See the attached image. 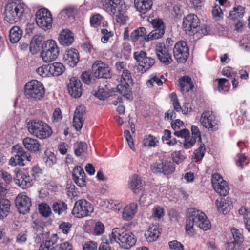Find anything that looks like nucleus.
Listing matches in <instances>:
<instances>
[{
  "label": "nucleus",
  "instance_id": "nucleus-1",
  "mask_svg": "<svg viewBox=\"0 0 250 250\" xmlns=\"http://www.w3.org/2000/svg\"><path fill=\"white\" fill-rule=\"evenodd\" d=\"M187 219L185 229L190 231L193 226H196L204 230H207L211 227L209 220L202 211L194 208H189L187 212Z\"/></svg>",
  "mask_w": 250,
  "mask_h": 250
},
{
  "label": "nucleus",
  "instance_id": "nucleus-2",
  "mask_svg": "<svg viewBox=\"0 0 250 250\" xmlns=\"http://www.w3.org/2000/svg\"><path fill=\"white\" fill-rule=\"evenodd\" d=\"M100 2L103 9L116 17L117 22L124 23V14L127 8L124 0H101Z\"/></svg>",
  "mask_w": 250,
  "mask_h": 250
},
{
  "label": "nucleus",
  "instance_id": "nucleus-3",
  "mask_svg": "<svg viewBox=\"0 0 250 250\" xmlns=\"http://www.w3.org/2000/svg\"><path fill=\"white\" fill-rule=\"evenodd\" d=\"M110 243L117 242L125 249H129L134 246L136 242L135 236L132 233L125 230L124 229L114 228L109 235Z\"/></svg>",
  "mask_w": 250,
  "mask_h": 250
},
{
  "label": "nucleus",
  "instance_id": "nucleus-4",
  "mask_svg": "<svg viewBox=\"0 0 250 250\" xmlns=\"http://www.w3.org/2000/svg\"><path fill=\"white\" fill-rule=\"evenodd\" d=\"M45 241L41 243L39 248V250H72V246L68 242H62L60 244H57L58 237L56 234H53L49 235V232L43 234H39V237Z\"/></svg>",
  "mask_w": 250,
  "mask_h": 250
},
{
  "label": "nucleus",
  "instance_id": "nucleus-5",
  "mask_svg": "<svg viewBox=\"0 0 250 250\" xmlns=\"http://www.w3.org/2000/svg\"><path fill=\"white\" fill-rule=\"evenodd\" d=\"M27 126L31 135L41 140L49 138L53 133L51 127L41 120H31L28 123Z\"/></svg>",
  "mask_w": 250,
  "mask_h": 250
},
{
  "label": "nucleus",
  "instance_id": "nucleus-6",
  "mask_svg": "<svg viewBox=\"0 0 250 250\" xmlns=\"http://www.w3.org/2000/svg\"><path fill=\"white\" fill-rule=\"evenodd\" d=\"M25 8L23 3L9 2L5 8L4 19L11 24L18 22L22 19Z\"/></svg>",
  "mask_w": 250,
  "mask_h": 250
},
{
  "label": "nucleus",
  "instance_id": "nucleus-7",
  "mask_svg": "<svg viewBox=\"0 0 250 250\" xmlns=\"http://www.w3.org/2000/svg\"><path fill=\"white\" fill-rule=\"evenodd\" d=\"M24 93L27 98L38 100L44 96L45 89L43 84L40 82L33 80L25 84Z\"/></svg>",
  "mask_w": 250,
  "mask_h": 250
},
{
  "label": "nucleus",
  "instance_id": "nucleus-8",
  "mask_svg": "<svg viewBox=\"0 0 250 250\" xmlns=\"http://www.w3.org/2000/svg\"><path fill=\"white\" fill-rule=\"evenodd\" d=\"M42 51L41 53L44 62H49L55 60L59 54V48L56 42L53 40H48L42 45Z\"/></svg>",
  "mask_w": 250,
  "mask_h": 250
},
{
  "label": "nucleus",
  "instance_id": "nucleus-9",
  "mask_svg": "<svg viewBox=\"0 0 250 250\" xmlns=\"http://www.w3.org/2000/svg\"><path fill=\"white\" fill-rule=\"evenodd\" d=\"M134 58L139 62L137 70L142 73L146 72L155 63L154 59L147 57L146 53L144 51H136L134 53Z\"/></svg>",
  "mask_w": 250,
  "mask_h": 250
},
{
  "label": "nucleus",
  "instance_id": "nucleus-10",
  "mask_svg": "<svg viewBox=\"0 0 250 250\" xmlns=\"http://www.w3.org/2000/svg\"><path fill=\"white\" fill-rule=\"evenodd\" d=\"M93 209L91 204L86 200L81 199L75 202L72 213L77 218H83L90 215Z\"/></svg>",
  "mask_w": 250,
  "mask_h": 250
},
{
  "label": "nucleus",
  "instance_id": "nucleus-11",
  "mask_svg": "<svg viewBox=\"0 0 250 250\" xmlns=\"http://www.w3.org/2000/svg\"><path fill=\"white\" fill-rule=\"evenodd\" d=\"M150 169L154 173L163 174L168 176L175 171V166L173 162L164 161L161 163H153Z\"/></svg>",
  "mask_w": 250,
  "mask_h": 250
},
{
  "label": "nucleus",
  "instance_id": "nucleus-12",
  "mask_svg": "<svg viewBox=\"0 0 250 250\" xmlns=\"http://www.w3.org/2000/svg\"><path fill=\"white\" fill-rule=\"evenodd\" d=\"M37 24L44 30L52 27V18L50 12L46 9L39 10L36 14Z\"/></svg>",
  "mask_w": 250,
  "mask_h": 250
},
{
  "label": "nucleus",
  "instance_id": "nucleus-13",
  "mask_svg": "<svg viewBox=\"0 0 250 250\" xmlns=\"http://www.w3.org/2000/svg\"><path fill=\"white\" fill-rule=\"evenodd\" d=\"M199 20L194 14L188 15L183 20V28L187 34L191 36L199 31Z\"/></svg>",
  "mask_w": 250,
  "mask_h": 250
},
{
  "label": "nucleus",
  "instance_id": "nucleus-14",
  "mask_svg": "<svg viewBox=\"0 0 250 250\" xmlns=\"http://www.w3.org/2000/svg\"><path fill=\"white\" fill-rule=\"evenodd\" d=\"M173 55L179 62H185L189 56V48L186 42L179 41L174 45Z\"/></svg>",
  "mask_w": 250,
  "mask_h": 250
},
{
  "label": "nucleus",
  "instance_id": "nucleus-15",
  "mask_svg": "<svg viewBox=\"0 0 250 250\" xmlns=\"http://www.w3.org/2000/svg\"><path fill=\"white\" fill-rule=\"evenodd\" d=\"M200 121L202 125L208 130L214 131L218 128V121L211 111L204 112L201 115Z\"/></svg>",
  "mask_w": 250,
  "mask_h": 250
},
{
  "label": "nucleus",
  "instance_id": "nucleus-16",
  "mask_svg": "<svg viewBox=\"0 0 250 250\" xmlns=\"http://www.w3.org/2000/svg\"><path fill=\"white\" fill-rule=\"evenodd\" d=\"M93 76L97 78H110L111 77L110 69L108 65L102 61H96L92 65Z\"/></svg>",
  "mask_w": 250,
  "mask_h": 250
},
{
  "label": "nucleus",
  "instance_id": "nucleus-17",
  "mask_svg": "<svg viewBox=\"0 0 250 250\" xmlns=\"http://www.w3.org/2000/svg\"><path fill=\"white\" fill-rule=\"evenodd\" d=\"M15 204L19 212L21 214H25L30 210L31 201L30 199L26 195L20 194L16 198Z\"/></svg>",
  "mask_w": 250,
  "mask_h": 250
},
{
  "label": "nucleus",
  "instance_id": "nucleus-18",
  "mask_svg": "<svg viewBox=\"0 0 250 250\" xmlns=\"http://www.w3.org/2000/svg\"><path fill=\"white\" fill-rule=\"evenodd\" d=\"M82 83L76 77H72L69 80L68 90L69 94L75 98L80 97L82 94Z\"/></svg>",
  "mask_w": 250,
  "mask_h": 250
},
{
  "label": "nucleus",
  "instance_id": "nucleus-19",
  "mask_svg": "<svg viewBox=\"0 0 250 250\" xmlns=\"http://www.w3.org/2000/svg\"><path fill=\"white\" fill-rule=\"evenodd\" d=\"M156 52L158 59L165 65H168L172 62L171 55L164 44L160 43L156 46Z\"/></svg>",
  "mask_w": 250,
  "mask_h": 250
},
{
  "label": "nucleus",
  "instance_id": "nucleus-20",
  "mask_svg": "<svg viewBox=\"0 0 250 250\" xmlns=\"http://www.w3.org/2000/svg\"><path fill=\"white\" fill-rule=\"evenodd\" d=\"M85 116V107L80 105L77 107L73 117V126L77 130L81 129L83 126Z\"/></svg>",
  "mask_w": 250,
  "mask_h": 250
},
{
  "label": "nucleus",
  "instance_id": "nucleus-21",
  "mask_svg": "<svg viewBox=\"0 0 250 250\" xmlns=\"http://www.w3.org/2000/svg\"><path fill=\"white\" fill-rule=\"evenodd\" d=\"M66 63L71 67H74L79 61V54L77 50L71 49L66 51L63 56Z\"/></svg>",
  "mask_w": 250,
  "mask_h": 250
},
{
  "label": "nucleus",
  "instance_id": "nucleus-22",
  "mask_svg": "<svg viewBox=\"0 0 250 250\" xmlns=\"http://www.w3.org/2000/svg\"><path fill=\"white\" fill-rule=\"evenodd\" d=\"M14 180L17 184L22 188H26L31 186L32 180L28 174L22 172H18Z\"/></svg>",
  "mask_w": 250,
  "mask_h": 250
},
{
  "label": "nucleus",
  "instance_id": "nucleus-23",
  "mask_svg": "<svg viewBox=\"0 0 250 250\" xmlns=\"http://www.w3.org/2000/svg\"><path fill=\"white\" fill-rule=\"evenodd\" d=\"M215 204L218 211L224 214L229 212L232 207V203L228 197L217 199Z\"/></svg>",
  "mask_w": 250,
  "mask_h": 250
},
{
  "label": "nucleus",
  "instance_id": "nucleus-24",
  "mask_svg": "<svg viewBox=\"0 0 250 250\" xmlns=\"http://www.w3.org/2000/svg\"><path fill=\"white\" fill-rule=\"evenodd\" d=\"M58 40L61 45L65 46H70L74 42V35L70 30L63 29L60 33Z\"/></svg>",
  "mask_w": 250,
  "mask_h": 250
},
{
  "label": "nucleus",
  "instance_id": "nucleus-25",
  "mask_svg": "<svg viewBox=\"0 0 250 250\" xmlns=\"http://www.w3.org/2000/svg\"><path fill=\"white\" fill-rule=\"evenodd\" d=\"M138 206L136 203H132L125 207L122 212L124 220L128 221L132 219L137 212Z\"/></svg>",
  "mask_w": 250,
  "mask_h": 250
},
{
  "label": "nucleus",
  "instance_id": "nucleus-26",
  "mask_svg": "<svg viewBox=\"0 0 250 250\" xmlns=\"http://www.w3.org/2000/svg\"><path fill=\"white\" fill-rule=\"evenodd\" d=\"M134 5L138 12L145 14L151 10L152 1V0H134Z\"/></svg>",
  "mask_w": 250,
  "mask_h": 250
},
{
  "label": "nucleus",
  "instance_id": "nucleus-27",
  "mask_svg": "<svg viewBox=\"0 0 250 250\" xmlns=\"http://www.w3.org/2000/svg\"><path fill=\"white\" fill-rule=\"evenodd\" d=\"M24 147L29 151L36 152L41 149V145L39 141L33 138L27 137L23 140Z\"/></svg>",
  "mask_w": 250,
  "mask_h": 250
},
{
  "label": "nucleus",
  "instance_id": "nucleus-28",
  "mask_svg": "<svg viewBox=\"0 0 250 250\" xmlns=\"http://www.w3.org/2000/svg\"><path fill=\"white\" fill-rule=\"evenodd\" d=\"M179 84L180 86V90L183 92H188L194 87L191 79L188 76H184L179 79Z\"/></svg>",
  "mask_w": 250,
  "mask_h": 250
},
{
  "label": "nucleus",
  "instance_id": "nucleus-29",
  "mask_svg": "<svg viewBox=\"0 0 250 250\" xmlns=\"http://www.w3.org/2000/svg\"><path fill=\"white\" fill-rule=\"evenodd\" d=\"M160 234V229L156 226H152L146 231L145 236L147 242H153L158 238Z\"/></svg>",
  "mask_w": 250,
  "mask_h": 250
},
{
  "label": "nucleus",
  "instance_id": "nucleus-30",
  "mask_svg": "<svg viewBox=\"0 0 250 250\" xmlns=\"http://www.w3.org/2000/svg\"><path fill=\"white\" fill-rule=\"evenodd\" d=\"M130 188L136 194L143 189V185L140 178L137 175H134L130 182Z\"/></svg>",
  "mask_w": 250,
  "mask_h": 250
},
{
  "label": "nucleus",
  "instance_id": "nucleus-31",
  "mask_svg": "<svg viewBox=\"0 0 250 250\" xmlns=\"http://www.w3.org/2000/svg\"><path fill=\"white\" fill-rule=\"evenodd\" d=\"M23 33L22 30L19 26L13 27L9 31V39L12 43L18 42L21 38Z\"/></svg>",
  "mask_w": 250,
  "mask_h": 250
},
{
  "label": "nucleus",
  "instance_id": "nucleus-32",
  "mask_svg": "<svg viewBox=\"0 0 250 250\" xmlns=\"http://www.w3.org/2000/svg\"><path fill=\"white\" fill-rule=\"evenodd\" d=\"M10 209V202L7 199L1 198L0 199V219H3L6 217Z\"/></svg>",
  "mask_w": 250,
  "mask_h": 250
},
{
  "label": "nucleus",
  "instance_id": "nucleus-33",
  "mask_svg": "<svg viewBox=\"0 0 250 250\" xmlns=\"http://www.w3.org/2000/svg\"><path fill=\"white\" fill-rule=\"evenodd\" d=\"M238 213L243 216L245 228L250 232V211L245 207H241L238 210Z\"/></svg>",
  "mask_w": 250,
  "mask_h": 250
},
{
  "label": "nucleus",
  "instance_id": "nucleus-34",
  "mask_svg": "<svg viewBox=\"0 0 250 250\" xmlns=\"http://www.w3.org/2000/svg\"><path fill=\"white\" fill-rule=\"evenodd\" d=\"M244 8L241 6L234 7L232 10L230 11L228 18L231 20H239L243 16Z\"/></svg>",
  "mask_w": 250,
  "mask_h": 250
},
{
  "label": "nucleus",
  "instance_id": "nucleus-35",
  "mask_svg": "<svg viewBox=\"0 0 250 250\" xmlns=\"http://www.w3.org/2000/svg\"><path fill=\"white\" fill-rule=\"evenodd\" d=\"M154 29L150 32L145 37L144 40L146 42H148L154 40H157L161 38L164 35L165 30Z\"/></svg>",
  "mask_w": 250,
  "mask_h": 250
},
{
  "label": "nucleus",
  "instance_id": "nucleus-36",
  "mask_svg": "<svg viewBox=\"0 0 250 250\" xmlns=\"http://www.w3.org/2000/svg\"><path fill=\"white\" fill-rule=\"evenodd\" d=\"M51 75L58 76L63 73L65 71L64 66L60 62L50 63Z\"/></svg>",
  "mask_w": 250,
  "mask_h": 250
},
{
  "label": "nucleus",
  "instance_id": "nucleus-37",
  "mask_svg": "<svg viewBox=\"0 0 250 250\" xmlns=\"http://www.w3.org/2000/svg\"><path fill=\"white\" fill-rule=\"evenodd\" d=\"M146 34V31L145 27H139L134 30L130 35V40L132 42H137L139 37H145Z\"/></svg>",
  "mask_w": 250,
  "mask_h": 250
},
{
  "label": "nucleus",
  "instance_id": "nucleus-38",
  "mask_svg": "<svg viewBox=\"0 0 250 250\" xmlns=\"http://www.w3.org/2000/svg\"><path fill=\"white\" fill-rule=\"evenodd\" d=\"M43 226L44 224L43 222L39 221H37L34 222V226H33L34 229L36 230L37 233V237L36 238V241L37 242L42 241V243H44L45 241V240L40 239V237H39V234H43L45 233L46 232L43 231ZM42 237L41 236V238L42 239Z\"/></svg>",
  "mask_w": 250,
  "mask_h": 250
},
{
  "label": "nucleus",
  "instance_id": "nucleus-39",
  "mask_svg": "<svg viewBox=\"0 0 250 250\" xmlns=\"http://www.w3.org/2000/svg\"><path fill=\"white\" fill-rule=\"evenodd\" d=\"M117 89L119 93L127 99H130L132 95L130 89V85H126L125 83H122L118 85Z\"/></svg>",
  "mask_w": 250,
  "mask_h": 250
},
{
  "label": "nucleus",
  "instance_id": "nucleus-40",
  "mask_svg": "<svg viewBox=\"0 0 250 250\" xmlns=\"http://www.w3.org/2000/svg\"><path fill=\"white\" fill-rule=\"evenodd\" d=\"M213 188L220 196H223L224 197L228 194L229 190V187L225 181L220 183L217 186L214 187Z\"/></svg>",
  "mask_w": 250,
  "mask_h": 250
},
{
  "label": "nucleus",
  "instance_id": "nucleus-41",
  "mask_svg": "<svg viewBox=\"0 0 250 250\" xmlns=\"http://www.w3.org/2000/svg\"><path fill=\"white\" fill-rule=\"evenodd\" d=\"M67 208V205L63 202H54L52 205L53 211L59 215L64 212Z\"/></svg>",
  "mask_w": 250,
  "mask_h": 250
},
{
  "label": "nucleus",
  "instance_id": "nucleus-42",
  "mask_svg": "<svg viewBox=\"0 0 250 250\" xmlns=\"http://www.w3.org/2000/svg\"><path fill=\"white\" fill-rule=\"evenodd\" d=\"M121 82L125 83L126 85H130L133 84V80L131 73L127 69H124L121 75Z\"/></svg>",
  "mask_w": 250,
  "mask_h": 250
},
{
  "label": "nucleus",
  "instance_id": "nucleus-43",
  "mask_svg": "<svg viewBox=\"0 0 250 250\" xmlns=\"http://www.w3.org/2000/svg\"><path fill=\"white\" fill-rule=\"evenodd\" d=\"M74 152L76 155L79 156L85 152L87 149V145L85 143L80 142L74 144Z\"/></svg>",
  "mask_w": 250,
  "mask_h": 250
},
{
  "label": "nucleus",
  "instance_id": "nucleus-44",
  "mask_svg": "<svg viewBox=\"0 0 250 250\" xmlns=\"http://www.w3.org/2000/svg\"><path fill=\"white\" fill-rule=\"evenodd\" d=\"M200 146L194 153V159L196 162L201 160L204 156L206 148L204 144L202 142H200Z\"/></svg>",
  "mask_w": 250,
  "mask_h": 250
},
{
  "label": "nucleus",
  "instance_id": "nucleus-45",
  "mask_svg": "<svg viewBox=\"0 0 250 250\" xmlns=\"http://www.w3.org/2000/svg\"><path fill=\"white\" fill-rule=\"evenodd\" d=\"M37 72L40 76L43 77H46L49 75H51L50 65H43L41 67L38 68L36 70Z\"/></svg>",
  "mask_w": 250,
  "mask_h": 250
},
{
  "label": "nucleus",
  "instance_id": "nucleus-46",
  "mask_svg": "<svg viewBox=\"0 0 250 250\" xmlns=\"http://www.w3.org/2000/svg\"><path fill=\"white\" fill-rule=\"evenodd\" d=\"M39 210L40 214L45 217L49 216L51 213L50 207L45 203H42L39 206Z\"/></svg>",
  "mask_w": 250,
  "mask_h": 250
},
{
  "label": "nucleus",
  "instance_id": "nucleus-47",
  "mask_svg": "<svg viewBox=\"0 0 250 250\" xmlns=\"http://www.w3.org/2000/svg\"><path fill=\"white\" fill-rule=\"evenodd\" d=\"M231 231L234 239L233 242H236V243H242L244 240V237L240 230L236 228H232Z\"/></svg>",
  "mask_w": 250,
  "mask_h": 250
},
{
  "label": "nucleus",
  "instance_id": "nucleus-48",
  "mask_svg": "<svg viewBox=\"0 0 250 250\" xmlns=\"http://www.w3.org/2000/svg\"><path fill=\"white\" fill-rule=\"evenodd\" d=\"M157 142L156 138L151 135L146 136L143 140V144L146 146H155Z\"/></svg>",
  "mask_w": 250,
  "mask_h": 250
},
{
  "label": "nucleus",
  "instance_id": "nucleus-49",
  "mask_svg": "<svg viewBox=\"0 0 250 250\" xmlns=\"http://www.w3.org/2000/svg\"><path fill=\"white\" fill-rule=\"evenodd\" d=\"M197 140L191 136L190 134L188 135L184 139L183 147L187 149H189L193 146Z\"/></svg>",
  "mask_w": 250,
  "mask_h": 250
},
{
  "label": "nucleus",
  "instance_id": "nucleus-50",
  "mask_svg": "<svg viewBox=\"0 0 250 250\" xmlns=\"http://www.w3.org/2000/svg\"><path fill=\"white\" fill-rule=\"evenodd\" d=\"M164 208L160 206H157L153 209L152 215L155 219H160L164 216Z\"/></svg>",
  "mask_w": 250,
  "mask_h": 250
},
{
  "label": "nucleus",
  "instance_id": "nucleus-51",
  "mask_svg": "<svg viewBox=\"0 0 250 250\" xmlns=\"http://www.w3.org/2000/svg\"><path fill=\"white\" fill-rule=\"evenodd\" d=\"M12 152L15 154V156L18 159L21 156H22V155L24 154L25 152H26L24 148L18 145L14 146L12 148Z\"/></svg>",
  "mask_w": 250,
  "mask_h": 250
},
{
  "label": "nucleus",
  "instance_id": "nucleus-52",
  "mask_svg": "<svg viewBox=\"0 0 250 250\" xmlns=\"http://www.w3.org/2000/svg\"><path fill=\"white\" fill-rule=\"evenodd\" d=\"M85 172L82 167L80 166H76L72 172L73 180L75 179V178H78V177L85 176Z\"/></svg>",
  "mask_w": 250,
  "mask_h": 250
},
{
  "label": "nucleus",
  "instance_id": "nucleus-53",
  "mask_svg": "<svg viewBox=\"0 0 250 250\" xmlns=\"http://www.w3.org/2000/svg\"><path fill=\"white\" fill-rule=\"evenodd\" d=\"M151 24L154 29L165 30V26L163 21L161 19H155L152 20Z\"/></svg>",
  "mask_w": 250,
  "mask_h": 250
},
{
  "label": "nucleus",
  "instance_id": "nucleus-54",
  "mask_svg": "<svg viewBox=\"0 0 250 250\" xmlns=\"http://www.w3.org/2000/svg\"><path fill=\"white\" fill-rule=\"evenodd\" d=\"M171 100L172 102L174 110L177 111H180L181 109V105L179 103L176 94L172 93L170 95Z\"/></svg>",
  "mask_w": 250,
  "mask_h": 250
},
{
  "label": "nucleus",
  "instance_id": "nucleus-55",
  "mask_svg": "<svg viewBox=\"0 0 250 250\" xmlns=\"http://www.w3.org/2000/svg\"><path fill=\"white\" fill-rule=\"evenodd\" d=\"M102 19V16L99 14H96L91 18L90 24L92 26L96 27L100 24Z\"/></svg>",
  "mask_w": 250,
  "mask_h": 250
},
{
  "label": "nucleus",
  "instance_id": "nucleus-56",
  "mask_svg": "<svg viewBox=\"0 0 250 250\" xmlns=\"http://www.w3.org/2000/svg\"><path fill=\"white\" fill-rule=\"evenodd\" d=\"M191 136L192 137L194 138L196 140H197L198 142H201L202 138L201 136V133L199 131V129L198 127L196 126H191Z\"/></svg>",
  "mask_w": 250,
  "mask_h": 250
},
{
  "label": "nucleus",
  "instance_id": "nucleus-57",
  "mask_svg": "<svg viewBox=\"0 0 250 250\" xmlns=\"http://www.w3.org/2000/svg\"><path fill=\"white\" fill-rule=\"evenodd\" d=\"M224 180L222 177L218 173L213 174L211 178V183L213 188L217 186L220 183L223 182Z\"/></svg>",
  "mask_w": 250,
  "mask_h": 250
},
{
  "label": "nucleus",
  "instance_id": "nucleus-58",
  "mask_svg": "<svg viewBox=\"0 0 250 250\" xmlns=\"http://www.w3.org/2000/svg\"><path fill=\"white\" fill-rule=\"evenodd\" d=\"M124 135L125 136L126 140L130 148L132 150H135V147L133 141V139L130 133V132L128 130H125L124 131Z\"/></svg>",
  "mask_w": 250,
  "mask_h": 250
},
{
  "label": "nucleus",
  "instance_id": "nucleus-59",
  "mask_svg": "<svg viewBox=\"0 0 250 250\" xmlns=\"http://www.w3.org/2000/svg\"><path fill=\"white\" fill-rule=\"evenodd\" d=\"M168 244L172 250H183L184 249L183 245L176 240L170 241Z\"/></svg>",
  "mask_w": 250,
  "mask_h": 250
},
{
  "label": "nucleus",
  "instance_id": "nucleus-60",
  "mask_svg": "<svg viewBox=\"0 0 250 250\" xmlns=\"http://www.w3.org/2000/svg\"><path fill=\"white\" fill-rule=\"evenodd\" d=\"M226 250H243L241 243H236L235 242H231L228 244Z\"/></svg>",
  "mask_w": 250,
  "mask_h": 250
},
{
  "label": "nucleus",
  "instance_id": "nucleus-61",
  "mask_svg": "<svg viewBox=\"0 0 250 250\" xmlns=\"http://www.w3.org/2000/svg\"><path fill=\"white\" fill-rule=\"evenodd\" d=\"M155 83L158 86L163 84L162 80L158 77L155 76L147 82V84L148 86L151 87L153 85V83Z\"/></svg>",
  "mask_w": 250,
  "mask_h": 250
},
{
  "label": "nucleus",
  "instance_id": "nucleus-62",
  "mask_svg": "<svg viewBox=\"0 0 250 250\" xmlns=\"http://www.w3.org/2000/svg\"><path fill=\"white\" fill-rule=\"evenodd\" d=\"M62 114L59 108H56L53 113L52 120L53 122H58L62 119Z\"/></svg>",
  "mask_w": 250,
  "mask_h": 250
},
{
  "label": "nucleus",
  "instance_id": "nucleus-63",
  "mask_svg": "<svg viewBox=\"0 0 250 250\" xmlns=\"http://www.w3.org/2000/svg\"><path fill=\"white\" fill-rule=\"evenodd\" d=\"M250 37L248 35H245L240 40V44L243 49H246L250 48Z\"/></svg>",
  "mask_w": 250,
  "mask_h": 250
},
{
  "label": "nucleus",
  "instance_id": "nucleus-64",
  "mask_svg": "<svg viewBox=\"0 0 250 250\" xmlns=\"http://www.w3.org/2000/svg\"><path fill=\"white\" fill-rule=\"evenodd\" d=\"M97 248V243L93 241L87 242L83 245V250H96Z\"/></svg>",
  "mask_w": 250,
  "mask_h": 250
}]
</instances>
